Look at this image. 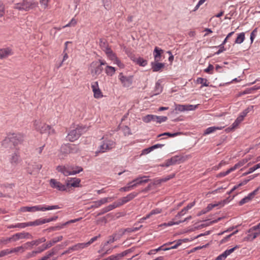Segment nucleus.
<instances>
[{
  "label": "nucleus",
  "instance_id": "35",
  "mask_svg": "<svg viewBox=\"0 0 260 260\" xmlns=\"http://www.w3.org/2000/svg\"><path fill=\"white\" fill-rule=\"evenodd\" d=\"M226 200H227V199L224 200L222 202H219L217 204H209L206 208L207 209V211H208V212H209L210 210H211L213 208L219 206V205H222L223 206L224 205V204L226 202Z\"/></svg>",
  "mask_w": 260,
  "mask_h": 260
},
{
  "label": "nucleus",
  "instance_id": "23",
  "mask_svg": "<svg viewBox=\"0 0 260 260\" xmlns=\"http://www.w3.org/2000/svg\"><path fill=\"white\" fill-rule=\"evenodd\" d=\"M63 239L62 236H59L57 237L54 238L52 240L48 241L46 244V248H50L54 244L58 242L61 241Z\"/></svg>",
  "mask_w": 260,
  "mask_h": 260
},
{
  "label": "nucleus",
  "instance_id": "43",
  "mask_svg": "<svg viewBox=\"0 0 260 260\" xmlns=\"http://www.w3.org/2000/svg\"><path fill=\"white\" fill-rule=\"evenodd\" d=\"M134 185L132 184V182H130L127 184L126 186H124L120 188L119 190L121 191H128L134 188Z\"/></svg>",
  "mask_w": 260,
  "mask_h": 260
},
{
  "label": "nucleus",
  "instance_id": "59",
  "mask_svg": "<svg viewBox=\"0 0 260 260\" xmlns=\"http://www.w3.org/2000/svg\"><path fill=\"white\" fill-rule=\"evenodd\" d=\"M100 237L101 235L99 234L98 236L92 238L88 242L86 243L87 246H89L91 244L95 241Z\"/></svg>",
  "mask_w": 260,
  "mask_h": 260
},
{
  "label": "nucleus",
  "instance_id": "33",
  "mask_svg": "<svg viewBox=\"0 0 260 260\" xmlns=\"http://www.w3.org/2000/svg\"><path fill=\"white\" fill-rule=\"evenodd\" d=\"M11 142V140L10 139V136L9 134L7 135V136L2 141V145L5 148H7L9 147L10 143Z\"/></svg>",
  "mask_w": 260,
  "mask_h": 260
},
{
  "label": "nucleus",
  "instance_id": "54",
  "mask_svg": "<svg viewBox=\"0 0 260 260\" xmlns=\"http://www.w3.org/2000/svg\"><path fill=\"white\" fill-rule=\"evenodd\" d=\"M12 253L11 249H7L0 251V257L5 256L9 254Z\"/></svg>",
  "mask_w": 260,
  "mask_h": 260
},
{
  "label": "nucleus",
  "instance_id": "19",
  "mask_svg": "<svg viewBox=\"0 0 260 260\" xmlns=\"http://www.w3.org/2000/svg\"><path fill=\"white\" fill-rule=\"evenodd\" d=\"M12 54V50L9 48L0 49V58H7L9 55Z\"/></svg>",
  "mask_w": 260,
  "mask_h": 260
},
{
  "label": "nucleus",
  "instance_id": "11",
  "mask_svg": "<svg viewBox=\"0 0 260 260\" xmlns=\"http://www.w3.org/2000/svg\"><path fill=\"white\" fill-rule=\"evenodd\" d=\"M81 135L80 127H77L76 129L72 130L68 134L67 138L69 141L74 142L78 139Z\"/></svg>",
  "mask_w": 260,
  "mask_h": 260
},
{
  "label": "nucleus",
  "instance_id": "60",
  "mask_svg": "<svg viewBox=\"0 0 260 260\" xmlns=\"http://www.w3.org/2000/svg\"><path fill=\"white\" fill-rule=\"evenodd\" d=\"M253 106H251L249 107H248L246 109H245L242 113V115L240 116V117H242V119H243V118L246 116L247 114L249 112V109H253Z\"/></svg>",
  "mask_w": 260,
  "mask_h": 260
},
{
  "label": "nucleus",
  "instance_id": "13",
  "mask_svg": "<svg viewBox=\"0 0 260 260\" xmlns=\"http://www.w3.org/2000/svg\"><path fill=\"white\" fill-rule=\"evenodd\" d=\"M182 158L178 155H175L172 157L171 158L167 159L165 163L161 165L162 167H168L170 166L175 165L176 164H179L181 162Z\"/></svg>",
  "mask_w": 260,
  "mask_h": 260
},
{
  "label": "nucleus",
  "instance_id": "9",
  "mask_svg": "<svg viewBox=\"0 0 260 260\" xmlns=\"http://www.w3.org/2000/svg\"><path fill=\"white\" fill-rule=\"evenodd\" d=\"M42 167V165L36 162L29 163L26 168L27 172L30 175H37Z\"/></svg>",
  "mask_w": 260,
  "mask_h": 260
},
{
  "label": "nucleus",
  "instance_id": "21",
  "mask_svg": "<svg viewBox=\"0 0 260 260\" xmlns=\"http://www.w3.org/2000/svg\"><path fill=\"white\" fill-rule=\"evenodd\" d=\"M152 70L153 72H158L165 67L164 63H160L158 62H151Z\"/></svg>",
  "mask_w": 260,
  "mask_h": 260
},
{
  "label": "nucleus",
  "instance_id": "18",
  "mask_svg": "<svg viewBox=\"0 0 260 260\" xmlns=\"http://www.w3.org/2000/svg\"><path fill=\"white\" fill-rule=\"evenodd\" d=\"M147 177L146 176L138 177L135 179H134L132 181H131L132 184H133L135 188L137 187L138 185L142 184V183H147L149 181V179H142L143 178H146Z\"/></svg>",
  "mask_w": 260,
  "mask_h": 260
},
{
  "label": "nucleus",
  "instance_id": "58",
  "mask_svg": "<svg viewBox=\"0 0 260 260\" xmlns=\"http://www.w3.org/2000/svg\"><path fill=\"white\" fill-rule=\"evenodd\" d=\"M238 232V230L235 231L233 233L231 234L230 235L227 236L226 237H224L220 242L221 243H223L225 242L226 241H228L233 235L235 234Z\"/></svg>",
  "mask_w": 260,
  "mask_h": 260
},
{
  "label": "nucleus",
  "instance_id": "44",
  "mask_svg": "<svg viewBox=\"0 0 260 260\" xmlns=\"http://www.w3.org/2000/svg\"><path fill=\"white\" fill-rule=\"evenodd\" d=\"M184 241V240H182V239H179L178 240L177 242H176V243L172 246V247H169V248H165V249H164V251H166V250H170V249H176L177 248V247H178L179 246L181 245V244L182 243V242Z\"/></svg>",
  "mask_w": 260,
  "mask_h": 260
},
{
  "label": "nucleus",
  "instance_id": "42",
  "mask_svg": "<svg viewBox=\"0 0 260 260\" xmlns=\"http://www.w3.org/2000/svg\"><path fill=\"white\" fill-rule=\"evenodd\" d=\"M124 234V232L123 231V229H120L115 233H114L113 236L116 238V240H118L120 239Z\"/></svg>",
  "mask_w": 260,
  "mask_h": 260
},
{
  "label": "nucleus",
  "instance_id": "48",
  "mask_svg": "<svg viewBox=\"0 0 260 260\" xmlns=\"http://www.w3.org/2000/svg\"><path fill=\"white\" fill-rule=\"evenodd\" d=\"M197 83L201 84L202 86H208L209 83L207 82V80L203 78H198L197 80Z\"/></svg>",
  "mask_w": 260,
  "mask_h": 260
},
{
  "label": "nucleus",
  "instance_id": "26",
  "mask_svg": "<svg viewBox=\"0 0 260 260\" xmlns=\"http://www.w3.org/2000/svg\"><path fill=\"white\" fill-rule=\"evenodd\" d=\"M105 52L107 56L112 61H114L116 59L117 56L116 54L113 52L110 48L109 49H107L106 51Z\"/></svg>",
  "mask_w": 260,
  "mask_h": 260
},
{
  "label": "nucleus",
  "instance_id": "63",
  "mask_svg": "<svg viewBox=\"0 0 260 260\" xmlns=\"http://www.w3.org/2000/svg\"><path fill=\"white\" fill-rule=\"evenodd\" d=\"M260 168V162L258 164L254 165L253 167L249 168V173H252L255 170Z\"/></svg>",
  "mask_w": 260,
  "mask_h": 260
},
{
  "label": "nucleus",
  "instance_id": "24",
  "mask_svg": "<svg viewBox=\"0 0 260 260\" xmlns=\"http://www.w3.org/2000/svg\"><path fill=\"white\" fill-rule=\"evenodd\" d=\"M161 211H162L161 209H159V208L153 209L149 214H148L146 216L140 219V222H142L144 220H146V219L150 218L153 215L160 213L161 212Z\"/></svg>",
  "mask_w": 260,
  "mask_h": 260
},
{
  "label": "nucleus",
  "instance_id": "64",
  "mask_svg": "<svg viewBox=\"0 0 260 260\" xmlns=\"http://www.w3.org/2000/svg\"><path fill=\"white\" fill-rule=\"evenodd\" d=\"M114 63H116L117 64V66L120 68H124V64L118 59V58L117 57L116 59H115V60L113 61Z\"/></svg>",
  "mask_w": 260,
  "mask_h": 260
},
{
  "label": "nucleus",
  "instance_id": "1",
  "mask_svg": "<svg viewBox=\"0 0 260 260\" xmlns=\"http://www.w3.org/2000/svg\"><path fill=\"white\" fill-rule=\"evenodd\" d=\"M34 126L35 129L40 133L52 135L55 133L54 129L51 126L46 124L42 122L40 119L35 120L34 121Z\"/></svg>",
  "mask_w": 260,
  "mask_h": 260
},
{
  "label": "nucleus",
  "instance_id": "53",
  "mask_svg": "<svg viewBox=\"0 0 260 260\" xmlns=\"http://www.w3.org/2000/svg\"><path fill=\"white\" fill-rule=\"evenodd\" d=\"M186 105H177L175 110L180 112H183L186 111Z\"/></svg>",
  "mask_w": 260,
  "mask_h": 260
},
{
  "label": "nucleus",
  "instance_id": "61",
  "mask_svg": "<svg viewBox=\"0 0 260 260\" xmlns=\"http://www.w3.org/2000/svg\"><path fill=\"white\" fill-rule=\"evenodd\" d=\"M224 44H223L222 43L218 46L219 47V49L215 53V54H219L220 53L225 50V48L224 47Z\"/></svg>",
  "mask_w": 260,
  "mask_h": 260
},
{
  "label": "nucleus",
  "instance_id": "10",
  "mask_svg": "<svg viewBox=\"0 0 260 260\" xmlns=\"http://www.w3.org/2000/svg\"><path fill=\"white\" fill-rule=\"evenodd\" d=\"M133 77L132 76H126L122 73L119 75V79L123 87H128L132 84Z\"/></svg>",
  "mask_w": 260,
  "mask_h": 260
},
{
  "label": "nucleus",
  "instance_id": "12",
  "mask_svg": "<svg viewBox=\"0 0 260 260\" xmlns=\"http://www.w3.org/2000/svg\"><path fill=\"white\" fill-rule=\"evenodd\" d=\"M50 185L52 188L56 189L59 191L67 190L66 185L62 184L55 179H51L50 180Z\"/></svg>",
  "mask_w": 260,
  "mask_h": 260
},
{
  "label": "nucleus",
  "instance_id": "31",
  "mask_svg": "<svg viewBox=\"0 0 260 260\" xmlns=\"http://www.w3.org/2000/svg\"><path fill=\"white\" fill-rule=\"evenodd\" d=\"M87 247L86 243H79L73 246L74 251H78Z\"/></svg>",
  "mask_w": 260,
  "mask_h": 260
},
{
  "label": "nucleus",
  "instance_id": "29",
  "mask_svg": "<svg viewBox=\"0 0 260 260\" xmlns=\"http://www.w3.org/2000/svg\"><path fill=\"white\" fill-rule=\"evenodd\" d=\"M44 223H46L45 219L40 218V219H37L34 221L29 222L28 224H29V226H37V225H39L43 224Z\"/></svg>",
  "mask_w": 260,
  "mask_h": 260
},
{
  "label": "nucleus",
  "instance_id": "50",
  "mask_svg": "<svg viewBox=\"0 0 260 260\" xmlns=\"http://www.w3.org/2000/svg\"><path fill=\"white\" fill-rule=\"evenodd\" d=\"M93 92L94 97L96 99H99L103 96L102 92H101L100 88L95 89Z\"/></svg>",
  "mask_w": 260,
  "mask_h": 260
},
{
  "label": "nucleus",
  "instance_id": "16",
  "mask_svg": "<svg viewBox=\"0 0 260 260\" xmlns=\"http://www.w3.org/2000/svg\"><path fill=\"white\" fill-rule=\"evenodd\" d=\"M12 237L13 241H16L17 240L20 239H23V238L29 239V238H32V236H31V234H30L28 233H25V232L17 233V234L13 235Z\"/></svg>",
  "mask_w": 260,
  "mask_h": 260
},
{
  "label": "nucleus",
  "instance_id": "55",
  "mask_svg": "<svg viewBox=\"0 0 260 260\" xmlns=\"http://www.w3.org/2000/svg\"><path fill=\"white\" fill-rule=\"evenodd\" d=\"M258 189L259 188H257V189H255L254 191L248 194L247 196H246V197L248 198L249 201H250L254 198Z\"/></svg>",
  "mask_w": 260,
  "mask_h": 260
},
{
  "label": "nucleus",
  "instance_id": "62",
  "mask_svg": "<svg viewBox=\"0 0 260 260\" xmlns=\"http://www.w3.org/2000/svg\"><path fill=\"white\" fill-rule=\"evenodd\" d=\"M5 14V6L2 3H0V17Z\"/></svg>",
  "mask_w": 260,
  "mask_h": 260
},
{
  "label": "nucleus",
  "instance_id": "56",
  "mask_svg": "<svg viewBox=\"0 0 260 260\" xmlns=\"http://www.w3.org/2000/svg\"><path fill=\"white\" fill-rule=\"evenodd\" d=\"M11 241H13L12 237L6 239L3 238L0 240V242L5 245L7 244L8 243Z\"/></svg>",
  "mask_w": 260,
  "mask_h": 260
},
{
  "label": "nucleus",
  "instance_id": "51",
  "mask_svg": "<svg viewBox=\"0 0 260 260\" xmlns=\"http://www.w3.org/2000/svg\"><path fill=\"white\" fill-rule=\"evenodd\" d=\"M153 115L148 114L142 118V120L144 122L148 123L151 121H153Z\"/></svg>",
  "mask_w": 260,
  "mask_h": 260
},
{
  "label": "nucleus",
  "instance_id": "4",
  "mask_svg": "<svg viewBox=\"0 0 260 260\" xmlns=\"http://www.w3.org/2000/svg\"><path fill=\"white\" fill-rule=\"evenodd\" d=\"M106 64V62L105 61L103 60H99V62L98 61H93L91 63V73L93 76L94 75H99L102 73L103 68L102 67L103 65Z\"/></svg>",
  "mask_w": 260,
  "mask_h": 260
},
{
  "label": "nucleus",
  "instance_id": "17",
  "mask_svg": "<svg viewBox=\"0 0 260 260\" xmlns=\"http://www.w3.org/2000/svg\"><path fill=\"white\" fill-rule=\"evenodd\" d=\"M46 241V238L45 237H42L36 240H33L31 242H26V243H25V245L27 247V249H28L32 248V247L34 245L38 246L40 244L45 242Z\"/></svg>",
  "mask_w": 260,
  "mask_h": 260
},
{
  "label": "nucleus",
  "instance_id": "22",
  "mask_svg": "<svg viewBox=\"0 0 260 260\" xmlns=\"http://www.w3.org/2000/svg\"><path fill=\"white\" fill-rule=\"evenodd\" d=\"M164 51L161 49H159L157 47L155 48L153 52L155 61L158 62L160 60L161 54Z\"/></svg>",
  "mask_w": 260,
  "mask_h": 260
},
{
  "label": "nucleus",
  "instance_id": "7",
  "mask_svg": "<svg viewBox=\"0 0 260 260\" xmlns=\"http://www.w3.org/2000/svg\"><path fill=\"white\" fill-rule=\"evenodd\" d=\"M79 150L78 147L75 144H67L61 147V151L64 153H75Z\"/></svg>",
  "mask_w": 260,
  "mask_h": 260
},
{
  "label": "nucleus",
  "instance_id": "14",
  "mask_svg": "<svg viewBox=\"0 0 260 260\" xmlns=\"http://www.w3.org/2000/svg\"><path fill=\"white\" fill-rule=\"evenodd\" d=\"M81 179L78 178H71L66 181L67 189L70 187H80Z\"/></svg>",
  "mask_w": 260,
  "mask_h": 260
},
{
  "label": "nucleus",
  "instance_id": "57",
  "mask_svg": "<svg viewBox=\"0 0 260 260\" xmlns=\"http://www.w3.org/2000/svg\"><path fill=\"white\" fill-rule=\"evenodd\" d=\"M29 222L25 223H19L15 225V226H16V228H24L26 226H29Z\"/></svg>",
  "mask_w": 260,
  "mask_h": 260
},
{
  "label": "nucleus",
  "instance_id": "46",
  "mask_svg": "<svg viewBox=\"0 0 260 260\" xmlns=\"http://www.w3.org/2000/svg\"><path fill=\"white\" fill-rule=\"evenodd\" d=\"M249 232L250 233V232H249ZM251 234H249L248 236L249 237V238L251 237L252 240H253L255 238H256L258 236V235H259L260 234V232L258 231V230H253V231H251Z\"/></svg>",
  "mask_w": 260,
  "mask_h": 260
},
{
  "label": "nucleus",
  "instance_id": "37",
  "mask_svg": "<svg viewBox=\"0 0 260 260\" xmlns=\"http://www.w3.org/2000/svg\"><path fill=\"white\" fill-rule=\"evenodd\" d=\"M162 91V87L160 85V83L159 82V81H157L155 84V90L154 91V95H157L161 93Z\"/></svg>",
  "mask_w": 260,
  "mask_h": 260
},
{
  "label": "nucleus",
  "instance_id": "39",
  "mask_svg": "<svg viewBox=\"0 0 260 260\" xmlns=\"http://www.w3.org/2000/svg\"><path fill=\"white\" fill-rule=\"evenodd\" d=\"M134 60L138 64L142 67H145L147 64V60L141 57H139L138 58H137L136 60Z\"/></svg>",
  "mask_w": 260,
  "mask_h": 260
},
{
  "label": "nucleus",
  "instance_id": "47",
  "mask_svg": "<svg viewBox=\"0 0 260 260\" xmlns=\"http://www.w3.org/2000/svg\"><path fill=\"white\" fill-rule=\"evenodd\" d=\"M181 134V132H177L175 133H164L163 134H160L158 135L157 137H160L162 136H168L170 137H173L177 136H179Z\"/></svg>",
  "mask_w": 260,
  "mask_h": 260
},
{
  "label": "nucleus",
  "instance_id": "15",
  "mask_svg": "<svg viewBox=\"0 0 260 260\" xmlns=\"http://www.w3.org/2000/svg\"><path fill=\"white\" fill-rule=\"evenodd\" d=\"M138 193L136 192H132L129 194H128L126 197L121 198V199H119L118 201V202L119 204H120V206L127 203L128 202L132 200L133 199H134Z\"/></svg>",
  "mask_w": 260,
  "mask_h": 260
},
{
  "label": "nucleus",
  "instance_id": "3",
  "mask_svg": "<svg viewBox=\"0 0 260 260\" xmlns=\"http://www.w3.org/2000/svg\"><path fill=\"white\" fill-rule=\"evenodd\" d=\"M36 6L33 0H23L21 3L15 4L14 8L19 11H28Z\"/></svg>",
  "mask_w": 260,
  "mask_h": 260
},
{
  "label": "nucleus",
  "instance_id": "28",
  "mask_svg": "<svg viewBox=\"0 0 260 260\" xmlns=\"http://www.w3.org/2000/svg\"><path fill=\"white\" fill-rule=\"evenodd\" d=\"M153 121L156 122L158 123L165 122L168 119L167 116H159L153 115Z\"/></svg>",
  "mask_w": 260,
  "mask_h": 260
},
{
  "label": "nucleus",
  "instance_id": "6",
  "mask_svg": "<svg viewBox=\"0 0 260 260\" xmlns=\"http://www.w3.org/2000/svg\"><path fill=\"white\" fill-rule=\"evenodd\" d=\"M115 147V143L110 140H106L103 141L102 144L100 146V150L96 151V153L101 152L104 153L107 151H109Z\"/></svg>",
  "mask_w": 260,
  "mask_h": 260
},
{
  "label": "nucleus",
  "instance_id": "20",
  "mask_svg": "<svg viewBox=\"0 0 260 260\" xmlns=\"http://www.w3.org/2000/svg\"><path fill=\"white\" fill-rule=\"evenodd\" d=\"M20 155L16 153H14L10 158V161L12 165L16 166L20 162Z\"/></svg>",
  "mask_w": 260,
  "mask_h": 260
},
{
  "label": "nucleus",
  "instance_id": "40",
  "mask_svg": "<svg viewBox=\"0 0 260 260\" xmlns=\"http://www.w3.org/2000/svg\"><path fill=\"white\" fill-rule=\"evenodd\" d=\"M61 245H58L55 247L53 248L50 251H48L49 255H51V256L54 255L55 254H56L58 250H59L61 248Z\"/></svg>",
  "mask_w": 260,
  "mask_h": 260
},
{
  "label": "nucleus",
  "instance_id": "27",
  "mask_svg": "<svg viewBox=\"0 0 260 260\" xmlns=\"http://www.w3.org/2000/svg\"><path fill=\"white\" fill-rule=\"evenodd\" d=\"M25 249H27V247L25 246V244H24L22 246L12 248L11 249V250L12 251V253L19 252L20 253H23Z\"/></svg>",
  "mask_w": 260,
  "mask_h": 260
},
{
  "label": "nucleus",
  "instance_id": "36",
  "mask_svg": "<svg viewBox=\"0 0 260 260\" xmlns=\"http://www.w3.org/2000/svg\"><path fill=\"white\" fill-rule=\"evenodd\" d=\"M223 127H224V126H223V127H215V126L209 127L205 130L204 134V135L210 134L215 132L217 129H221Z\"/></svg>",
  "mask_w": 260,
  "mask_h": 260
},
{
  "label": "nucleus",
  "instance_id": "8",
  "mask_svg": "<svg viewBox=\"0 0 260 260\" xmlns=\"http://www.w3.org/2000/svg\"><path fill=\"white\" fill-rule=\"evenodd\" d=\"M11 142L14 146L22 144L24 141V135L21 133H9Z\"/></svg>",
  "mask_w": 260,
  "mask_h": 260
},
{
  "label": "nucleus",
  "instance_id": "5",
  "mask_svg": "<svg viewBox=\"0 0 260 260\" xmlns=\"http://www.w3.org/2000/svg\"><path fill=\"white\" fill-rule=\"evenodd\" d=\"M77 169H78V171H71L70 167H66L63 166H58L56 168L58 172L62 173L66 176L75 175L83 171V169L81 167L78 166Z\"/></svg>",
  "mask_w": 260,
  "mask_h": 260
},
{
  "label": "nucleus",
  "instance_id": "25",
  "mask_svg": "<svg viewBox=\"0 0 260 260\" xmlns=\"http://www.w3.org/2000/svg\"><path fill=\"white\" fill-rule=\"evenodd\" d=\"M242 120V117L239 116L235 121V122L232 124V127L227 128L225 131L226 132H230L231 130L235 129Z\"/></svg>",
  "mask_w": 260,
  "mask_h": 260
},
{
  "label": "nucleus",
  "instance_id": "2",
  "mask_svg": "<svg viewBox=\"0 0 260 260\" xmlns=\"http://www.w3.org/2000/svg\"><path fill=\"white\" fill-rule=\"evenodd\" d=\"M60 207L58 205L48 206L45 207H42L41 206H35L32 207H23L21 208V211L22 212H36L38 211H44L46 210H51L54 209H60Z\"/></svg>",
  "mask_w": 260,
  "mask_h": 260
},
{
  "label": "nucleus",
  "instance_id": "49",
  "mask_svg": "<svg viewBox=\"0 0 260 260\" xmlns=\"http://www.w3.org/2000/svg\"><path fill=\"white\" fill-rule=\"evenodd\" d=\"M113 199H114V197L104 198L101 199L100 200H98V202L101 207L102 205L108 203L109 202V200H112Z\"/></svg>",
  "mask_w": 260,
  "mask_h": 260
},
{
  "label": "nucleus",
  "instance_id": "52",
  "mask_svg": "<svg viewBox=\"0 0 260 260\" xmlns=\"http://www.w3.org/2000/svg\"><path fill=\"white\" fill-rule=\"evenodd\" d=\"M234 171V170L233 167H232L230 169H228L226 171L223 172H221L219 174H218V175H217V177H224V176L228 175L231 172H233Z\"/></svg>",
  "mask_w": 260,
  "mask_h": 260
},
{
  "label": "nucleus",
  "instance_id": "41",
  "mask_svg": "<svg viewBox=\"0 0 260 260\" xmlns=\"http://www.w3.org/2000/svg\"><path fill=\"white\" fill-rule=\"evenodd\" d=\"M120 206V204H119L118 201L117 202H114L112 204L109 205V206L106 207L107 211L109 212L117 207Z\"/></svg>",
  "mask_w": 260,
  "mask_h": 260
},
{
  "label": "nucleus",
  "instance_id": "45",
  "mask_svg": "<svg viewBox=\"0 0 260 260\" xmlns=\"http://www.w3.org/2000/svg\"><path fill=\"white\" fill-rule=\"evenodd\" d=\"M174 176H175L174 174L170 175L165 178H162L161 179L156 181L155 183L159 184V183H161V182H166V181H168L169 180L173 178Z\"/></svg>",
  "mask_w": 260,
  "mask_h": 260
},
{
  "label": "nucleus",
  "instance_id": "30",
  "mask_svg": "<svg viewBox=\"0 0 260 260\" xmlns=\"http://www.w3.org/2000/svg\"><path fill=\"white\" fill-rule=\"evenodd\" d=\"M99 45L101 49L104 52L106 51L107 49H109L110 48L107 42L102 39L100 40Z\"/></svg>",
  "mask_w": 260,
  "mask_h": 260
},
{
  "label": "nucleus",
  "instance_id": "32",
  "mask_svg": "<svg viewBox=\"0 0 260 260\" xmlns=\"http://www.w3.org/2000/svg\"><path fill=\"white\" fill-rule=\"evenodd\" d=\"M250 159V158H244L242 160L239 161L238 163L235 164L233 167V168L234 170L235 171L237 169L243 166L244 164H245Z\"/></svg>",
  "mask_w": 260,
  "mask_h": 260
},
{
  "label": "nucleus",
  "instance_id": "38",
  "mask_svg": "<svg viewBox=\"0 0 260 260\" xmlns=\"http://www.w3.org/2000/svg\"><path fill=\"white\" fill-rule=\"evenodd\" d=\"M244 39L245 34L244 32H241L238 35L235 41V43L236 44H241L244 41Z\"/></svg>",
  "mask_w": 260,
  "mask_h": 260
},
{
  "label": "nucleus",
  "instance_id": "34",
  "mask_svg": "<svg viewBox=\"0 0 260 260\" xmlns=\"http://www.w3.org/2000/svg\"><path fill=\"white\" fill-rule=\"evenodd\" d=\"M105 72L107 75L112 76L114 74L115 72V69L113 67L107 66L106 68H105Z\"/></svg>",
  "mask_w": 260,
  "mask_h": 260
}]
</instances>
